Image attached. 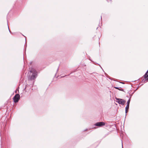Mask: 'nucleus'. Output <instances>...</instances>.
I'll use <instances>...</instances> for the list:
<instances>
[{"mask_svg": "<svg viewBox=\"0 0 148 148\" xmlns=\"http://www.w3.org/2000/svg\"><path fill=\"white\" fill-rule=\"evenodd\" d=\"M30 72L32 73V76L30 77V79L31 80L34 79L36 77L37 75V72L33 69H32L30 71Z\"/></svg>", "mask_w": 148, "mask_h": 148, "instance_id": "obj_1", "label": "nucleus"}, {"mask_svg": "<svg viewBox=\"0 0 148 148\" xmlns=\"http://www.w3.org/2000/svg\"><path fill=\"white\" fill-rule=\"evenodd\" d=\"M116 101L117 103L123 106L124 105L126 102V101L124 99L116 98Z\"/></svg>", "mask_w": 148, "mask_h": 148, "instance_id": "obj_2", "label": "nucleus"}, {"mask_svg": "<svg viewBox=\"0 0 148 148\" xmlns=\"http://www.w3.org/2000/svg\"><path fill=\"white\" fill-rule=\"evenodd\" d=\"M87 130V129H86L85 130H84V131H85L86 130Z\"/></svg>", "mask_w": 148, "mask_h": 148, "instance_id": "obj_12", "label": "nucleus"}, {"mask_svg": "<svg viewBox=\"0 0 148 148\" xmlns=\"http://www.w3.org/2000/svg\"><path fill=\"white\" fill-rule=\"evenodd\" d=\"M102 17L101 16V19Z\"/></svg>", "mask_w": 148, "mask_h": 148, "instance_id": "obj_13", "label": "nucleus"}, {"mask_svg": "<svg viewBox=\"0 0 148 148\" xmlns=\"http://www.w3.org/2000/svg\"><path fill=\"white\" fill-rule=\"evenodd\" d=\"M122 147H123V144H122Z\"/></svg>", "mask_w": 148, "mask_h": 148, "instance_id": "obj_14", "label": "nucleus"}, {"mask_svg": "<svg viewBox=\"0 0 148 148\" xmlns=\"http://www.w3.org/2000/svg\"><path fill=\"white\" fill-rule=\"evenodd\" d=\"M58 69L57 70V71H58Z\"/></svg>", "mask_w": 148, "mask_h": 148, "instance_id": "obj_11", "label": "nucleus"}, {"mask_svg": "<svg viewBox=\"0 0 148 148\" xmlns=\"http://www.w3.org/2000/svg\"><path fill=\"white\" fill-rule=\"evenodd\" d=\"M20 99V96L18 94H16L13 98V101L15 103L18 102Z\"/></svg>", "mask_w": 148, "mask_h": 148, "instance_id": "obj_3", "label": "nucleus"}, {"mask_svg": "<svg viewBox=\"0 0 148 148\" xmlns=\"http://www.w3.org/2000/svg\"><path fill=\"white\" fill-rule=\"evenodd\" d=\"M114 88L116 89H118L120 90L124 91V90L123 89H122L121 87H114Z\"/></svg>", "mask_w": 148, "mask_h": 148, "instance_id": "obj_6", "label": "nucleus"}, {"mask_svg": "<svg viewBox=\"0 0 148 148\" xmlns=\"http://www.w3.org/2000/svg\"><path fill=\"white\" fill-rule=\"evenodd\" d=\"M8 29L9 30V32L11 33V32L10 31V30L9 29V27H8Z\"/></svg>", "mask_w": 148, "mask_h": 148, "instance_id": "obj_8", "label": "nucleus"}, {"mask_svg": "<svg viewBox=\"0 0 148 148\" xmlns=\"http://www.w3.org/2000/svg\"><path fill=\"white\" fill-rule=\"evenodd\" d=\"M130 98L129 99V100H128L127 102V106L125 107L126 109H129V105L130 103Z\"/></svg>", "mask_w": 148, "mask_h": 148, "instance_id": "obj_5", "label": "nucleus"}, {"mask_svg": "<svg viewBox=\"0 0 148 148\" xmlns=\"http://www.w3.org/2000/svg\"><path fill=\"white\" fill-rule=\"evenodd\" d=\"M129 109H126V108H125V113H126V114H125V116H126V114L127 113V112H128V110Z\"/></svg>", "mask_w": 148, "mask_h": 148, "instance_id": "obj_7", "label": "nucleus"}, {"mask_svg": "<svg viewBox=\"0 0 148 148\" xmlns=\"http://www.w3.org/2000/svg\"><path fill=\"white\" fill-rule=\"evenodd\" d=\"M15 93H17V91H16V90L15 91Z\"/></svg>", "mask_w": 148, "mask_h": 148, "instance_id": "obj_10", "label": "nucleus"}, {"mask_svg": "<svg viewBox=\"0 0 148 148\" xmlns=\"http://www.w3.org/2000/svg\"><path fill=\"white\" fill-rule=\"evenodd\" d=\"M107 0V1H108V2H109V1H111V0Z\"/></svg>", "mask_w": 148, "mask_h": 148, "instance_id": "obj_9", "label": "nucleus"}, {"mask_svg": "<svg viewBox=\"0 0 148 148\" xmlns=\"http://www.w3.org/2000/svg\"><path fill=\"white\" fill-rule=\"evenodd\" d=\"M105 125V123L104 122H100L96 123L95 124H94V125L95 126L100 127L103 126Z\"/></svg>", "mask_w": 148, "mask_h": 148, "instance_id": "obj_4", "label": "nucleus"}]
</instances>
